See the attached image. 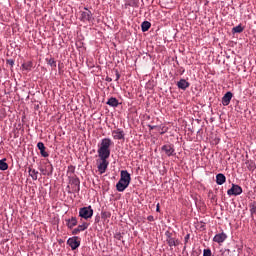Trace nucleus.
Segmentation results:
<instances>
[{"mask_svg":"<svg viewBox=\"0 0 256 256\" xmlns=\"http://www.w3.org/2000/svg\"><path fill=\"white\" fill-rule=\"evenodd\" d=\"M113 145V140L110 138H104L101 140L100 145H98V156L101 161H107L111 155V147Z\"/></svg>","mask_w":256,"mask_h":256,"instance_id":"1","label":"nucleus"},{"mask_svg":"<svg viewBox=\"0 0 256 256\" xmlns=\"http://www.w3.org/2000/svg\"><path fill=\"white\" fill-rule=\"evenodd\" d=\"M129 183H131V174L127 170H122L120 172V180L116 184L117 191L123 193L129 187Z\"/></svg>","mask_w":256,"mask_h":256,"instance_id":"2","label":"nucleus"},{"mask_svg":"<svg viewBox=\"0 0 256 256\" xmlns=\"http://www.w3.org/2000/svg\"><path fill=\"white\" fill-rule=\"evenodd\" d=\"M68 193H79L81 191V181L77 176H68Z\"/></svg>","mask_w":256,"mask_h":256,"instance_id":"3","label":"nucleus"},{"mask_svg":"<svg viewBox=\"0 0 256 256\" xmlns=\"http://www.w3.org/2000/svg\"><path fill=\"white\" fill-rule=\"evenodd\" d=\"M165 236L168 247H179L181 241H179V239L175 237V234L173 232L166 231Z\"/></svg>","mask_w":256,"mask_h":256,"instance_id":"4","label":"nucleus"},{"mask_svg":"<svg viewBox=\"0 0 256 256\" xmlns=\"http://www.w3.org/2000/svg\"><path fill=\"white\" fill-rule=\"evenodd\" d=\"M161 153L167 157H173L175 155V146L173 144H165L161 147Z\"/></svg>","mask_w":256,"mask_h":256,"instance_id":"5","label":"nucleus"},{"mask_svg":"<svg viewBox=\"0 0 256 256\" xmlns=\"http://www.w3.org/2000/svg\"><path fill=\"white\" fill-rule=\"evenodd\" d=\"M79 217L82 219H91L93 217V208L91 206L80 208Z\"/></svg>","mask_w":256,"mask_h":256,"instance_id":"6","label":"nucleus"},{"mask_svg":"<svg viewBox=\"0 0 256 256\" xmlns=\"http://www.w3.org/2000/svg\"><path fill=\"white\" fill-rule=\"evenodd\" d=\"M112 137L118 141H125V132L121 128H118L112 131Z\"/></svg>","mask_w":256,"mask_h":256,"instance_id":"7","label":"nucleus"},{"mask_svg":"<svg viewBox=\"0 0 256 256\" xmlns=\"http://www.w3.org/2000/svg\"><path fill=\"white\" fill-rule=\"evenodd\" d=\"M241 193H243V188H241V186L237 185V184H232L231 189H229L227 191L228 195H241Z\"/></svg>","mask_w":256,"mask_h":256,"instance_id":"8","label":"nucleus"},{"mask_svg":"<svg viewBox=\"0 0 256 256\" xmlns=\"http://www.w3.org/2000/svg\"><path fill=\"white\" fill-rule=\"evenodd\" d=\"M67 244L71 247L72 251H75L81 245V242L77 241V237H72L67 240Z\"/></svg>","mask_w":256,"mask_h":256,"instance_id":"9","label":"nucleus"},{"mask_svg":"<svg viewBox=\"0 0 256 256\" xmlns=\"http://www.w3.org/2000/svg\"><path fill=\"white\" fill-rule=\"evenodd\" d=\"M227 239V234L225 232L216 234L213 238L214 243H224V241Z\"/></svg>","mask_w":256,"mask_h":256,"instance_id":"10","label":"nucleus"},{"mask_svg":"<svg viewBox=\"0 0 256 256\" xmlns=\"http://www.w3.org/2000/svg\"><path fill=\"white\" fill-rule=\"evenodd\" d=\"M93 17V13L87 8H85V11L81 13V21H91V18Z\"/></svg>","mask_w":256,"mask_h":256,"instance_id":"11","label":"nucleus"},{"mask_svg":"<svg viewBox=\"0 0 256 256\" xmlns=\"http://www.w3.org/2000/svg\"><path fill=\"white\" fill-rule=\"evenodd\" d=\"M231 99H233V93L227 92L223 97H222V105L224 107H227L229 103H231Z\"/></svg>","mask_w":256,"mask_h":256,"instance_id":"12","label":"nucleus"},{"mask_svg":"<svg viewBox=\"0 0 256 256\" xmlns=\"http://www.w3.org/2000/svg\"><path fill=\"white\" fill-rule=\"evenodd\" d=\"M190 85L191 84L185 79H180V81L177 82L178 89H182V91L189 89Z\"/></svg>","mask_w":256,"mask_h":256,"instance_id":"13","label":"nucleus"},{"mask_svg":"<svg viewBox=\"0 0 256 256\" xmlns=\"http://www.w3.org/2000/svg\"><path fill=\"white\" fill-rule=\"evenodd\" d=\"M88 227L89 224H87V222H84L82 225H78V227L72 231V235H79L81 231H85Z\"/></svg>","mask_w":256,"mask_h":256,"instance_id":"14","label":"nucleus"},{"mask_svg":"<svg viewBox=\"0 0 256 256\" xmlns=\"http://www.w3.org/2000/svg\"><path fill=\"white\" fill-rule=\"evenodd\" d=\"M107 167H109V162L107 161H102L98 164V172L100 173V175H103V173L107 171Z\"/></svg>","mask_w":256,"mask_h":256,"instance_id":"15","label":"nucleus"},{"mask_svg":"<svg viewBox=\"0 0 256 256\" xmlns=\"http://www.w3.org/2000/svg\"><path fill=\"white\" fill-rule=\"evenodd\" d=\"M37 147L42 157H49V153H47L46 151L47 148L45 147V144L43 142H38Z\"/></svg>","mask_w":256,"mask_h":256,"instance_id":"16","label":"nucleus"},{"mask_svg":"<svg viewBox=\"0 0 256 256\" xmlns=\"http://www.w3.org/2000/svg\"><path fill=\"white\" fill-rule=\"evenodd\" d=\"M66 225L68 229H73L77 225V217H71L70 219L66 220Z\"/></svg>","mask_w":256,"mask_h":256,"instance_id":"17","label":"nucleus"},{"mask_svg":"<svg viewBox=\"0 0 256 256\" xmlns=\"http://www.w3.org/2000/svg\"><path fill=\"white\" fill-rule=\"evenodd\" d=\"M227 181L225 174L219 173L216 175V183L217 185H223Z\"/></svg>","mask_w":256,"mask_h":256,"instance_id":"18","label":"nucleus"},{"mask_svg":"<svg viewBox=\"0 0 256 256\" xmlns=\"http://www.w3.org/2000/svg\"><path fill=\"white\" fill-rule=\"evenodd\" d=\"M106 104H108L110 107H119V100H117L115 97H111L108 99Z\"/></svg>","mask_w":256,"mask_h":256,"instance_id":"19","label":"nucleus"},{"mask_svg":"<svg viewBox=\"0 0 256 256\" xmlns=\"http://www.w3.org/2000/svg\"><path fill=\"white\" fill-rule=\"evenodd\" d=\"M244 167H247V169H248L249 171H255V169H256V164H255L254 161H246V162L244 163Z\"/></svg>","mask_w":256,"mask_h":256,"instance_id":"20","label":"nucleus"},{"mask_svg":"<svg viewBox=\"0 0 256 256\" xmlns=\"http://www.w3.org/2000/svg\"><path fill=\"white\" fill-rule=\"evenodd\" d=\"M141 29H142L143 33L147 32L148 29H151V22H149V21L142 22Z\"/></svg>","mask_w":256,"mask_h":256,"instance_id":"21","label":"nucleus"},{"mask_svg":"<svg viewBox=\"0 0 256 256\" xmlns=\"http://www.w3.org/2000/svg\"><path fill=\"white\" fill-rule=\"evenodd\" d=\"M9 169V164L5 161H0V171H7Z\"/></svg>","mask_w":256,"mask_h":256,"instance_id":"22","label":"nucleus"},{"mask_svg":"<svg viewBox=\"0 0 256 256\" xmlns=\"http://www.w3.org/2000/svg\"><path fill=\"white\" fill-rule=\"evenodd\" d=\"M39 174V172L35 171V170H29V175L32 177L33 181H37V175Z\"/></svg>","mask_w":256,"mask_h":256,"instance_id":"23","label":"nucleus"},{"mask_svg":"<svg viewBox=\"0 0 256 256\" xmlns=\"http://www.w3.org/2000/svg\"><path fill=\"white\" fill-rule=\"evenodd\" d=\"M232 33H243V26L238 25L232 29Z\"/></svg>","mask_w":256,"mask_h":256,"instance_id":"24","label":"nucleus"},{"mask_svg":"<svg viewBox=\"0 0 256 256\" xmlns=\"http://www.w3.org/2000/svg\"><path fill=\"white\" fill-rule=\"evenodd\" d=\"M48 65H50V67H52L53 69H55V67H57V62L55 61V59L50 58L48 60Z\"/></svg>","mask_w":256,"mask_h":256,"instance_id":"25","label":"nucleus"},{"mask_svg":"<svg viewBox=\"0 0 256 256\" xmlns=\"http://www.w3.org/2000/svg\"><path fill=\"white\" fill-rule=\"evenodd\" d=\"M23 69L29 71L31 69V62L25 63L22 65Z\"/></svg>","mask_w":256,"mask_h":256,"instance_id":"26","label":"nucleus"},{"mask_svg":"<svg viewBox=\"0 0 256 256\" xmlns=\"http://www.w3.org/2000/svg\"><path fill=\"white\" fill-rule=\"evenodd\" d=\"M126 5H129V7H137V0H131L130 3Z\"/></svg>","mask_w":256,"mask_h":256,"instance_id":"27","label":"nucleus"},{"mask_svg":"<svg viewBox=\"0 0 256 256\" xmlns=\"http://www.w3.org/2000/svg\"><path fill=\"white\" fill-rule=\"evenodd\" d=\"M211 255H212L211 249H204L203 256H211Z\"/></svg>","mask_w":256,"mask_h":256,"instance_id":"28","label":"nucleus"},{"mask_svg":"<svg viewBox=\"0 0 256 256\" xmlns=\"http://www.w3.org/2000/svg\"><path fill=\"white\" fill-rule=\"evenodd\" d=\"M191 235L187 234L184 238V244L186 245V243H189V239H190Z\"/></svg>","mask_w":256,"mask_h":256,"instance_id":"29","label":"nucleus"},{"mask_svg":"<svg viewBox=\"0 0 256 256\" xmlns=\"http://www.w3.org/2000/svg\"><path fill=\"white\" fill-rule=\"evenodd\" d=\"M251 213H256V204H253L250 209Z\"/></svg>","mask_w":256,"mask_h":256,"instance_id":"30","label":"nucleus"},{"mask_svg":"<svg viewBox=\"0 0 256 256\" xmlns=\"http://www.w3.org/2000/svg\"><path fill=\"white\" fill-rule=\"evenodd\" d=\"M102 217H111V213L108 212H102Z\"/></svg>","mask_w":256,"mask_h":256,"instance_id":"31","label":"nucleus"},{"mask_svg":"<svg viewBox=\"0 0 256 256\" xmlns=\"http://www.w3.org/2000/svg\"><path fill=\"white\" fill-rule=\"evenodd\" d=\"M147 221L153 222V221H155V218L153 217V215H149L147 217Z\"/></svg>","mask_w":256,"mask_h":256,"instance_id":"32","label":"nucleus"},{"mask_svg":"<svg viewBox=\"0 0 256 256\" xmlns=\"http://www.w3.org/2000/svg\"><path fill=\"white\" fill-rule=\"evenodd\" d=\"M115 73H116V81H117L118 79H121V74H119V71L116 70Z\"/></svg>","mask_w":256,"mask_h":256,"instance_id":"33","label":"nucleus"},{"mask_svg":"<svg viewBox=\"0 0 256 256\" xmlns=\"http://www.w3.org/2000/svg\"><path fill=\"white\" fill-rule=\"evenodd\" d=\"M47 164H48V171L53 172V166L51 165V163L48 162Z\"/></svg>","mask_w":256,"mask_h":256,"instance_id":"34","label":"nucleus"},{"mask_svg":"<svg viewBox=\"0 0 256 256\" xmlns=\"http://www.w3.org/2000/svg\"><path fill=\"white\" fill-rule=\"evenodd\" d=\"M9 65L13 66L15 65V62L13 60H8Z\"/></svg>","mask_w":256,"mask_h":256,"instance_id":"35","label":"nucleus"},{"mask_svg":"<svg viewBox=\"0 0 256 256\" xmlns=\"http://www.w3.org/2000/svg\"><path fill=\"white\" fill-rule=\"evenodd\" d=\"M155 127H157V126H151V125H149V129H150V130L155 129Z\"/></svg>","mask_w":256,"mask_h":256,"instance_id":"36","label":"nucleus"},{"mask_svg":"<svg viewBox=\"0 0 256 256\" xmlns=\"http://www.w3.org/2000/svg\"><path fill=\"white\" fill-rule=\"evenodd\" d=\"M156 211H157V213H159V211H160L159 204H157Z\"/></svg>","mask_w":256,"mask_h":256,"instance_id":"37","label":"nucleus"},{"mask_svg":"<svg viewBox=\"0 0 256 256\" xmlns=\"http://www.w3.org/2000/svg\"><path fill=\"white\" fill-rule=\"evenodd\" d=\"M106 81H109V82H111V81H112V79H111V78H107V79H106Z\"/></svg>","mask_w":256,"mask_h":256,"instance_id":"38","label":"nucleus"},{"mask_svg":"<svg viewBox=\"0 0 256 256\" xmlns=\"http://www.w3.org/2000/svg\"><path fill=\"white\" fill-rule=\"evenodd\" d=\"M0 161H7V159L6 158H2Z\"/></svg>","mask_w":256,"mask_h":256,"instance_id":"39","label":"nucleus"}]
</instances>
